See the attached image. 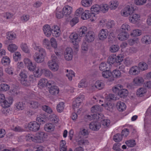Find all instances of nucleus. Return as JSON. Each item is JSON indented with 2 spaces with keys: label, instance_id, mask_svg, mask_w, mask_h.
Returning a JSON list of instances; mask_svg holds the SVG:
<instances>
[{
  "label": "nucleus",
  "instance_id": "1",
  "mask_svg": "<svg viewBox=\"0 0 151 151\" xmlns=\"http://www.w3.org/2000/svg\"><path fill=\"white\" fill-rule=\"evenodd\" d=\"M33 46L34 49L39 52V53L36 52L34 55L35 61L37 63L42 62L44 61V57L46 54L45 50L36 44H34Z\"/></svg>",
  "mask_w": 151,
  "mask_h": 151
},
{
  "label": "nucleus",
  "instance_id": "2",
  "mask_svg": "<svg viewBox=\"0 0 151 151\" xmlns=\"http://www.w3.org/2000/svg\"><path fill=\"white\" fill-rule=\"evenodd\" d=\"M123 86L121 85H117L112 88L113 92L117 94L122 98H124L128 94V91L124 89H122Z\"/></svg>",
  "mask_w": 151,
  "mask_h": 151
},
{
  "label": "nucleus",
  "instance_id": "3",
  "mask_svg": "<svg viewBox=\"0 0 151 151\" xmlns=\"http://www.w3.org/2000/svg\"><path fill=\"white\" fill-rule=\"evenodd\" d=\"M52 60L49 61L47 64L49 68L52 71H55L57 70L58 69V66L56 63L58 59L55 56L52 55Z\"/></svg>",
  "mask_w": 151,
  "mask_h": 151
},
{
  "label": "nucleus",
  "instance_id": "4",
  "mask_svg": "<svg viewBox=\"0 0 151 151\" xmlns=\"http://www.w3.org/2000/svg\"><path fill=\"white\" fill-rule=\"evenodd\" d=\"M78 35L77 34L72 33L69 36L70 42L74 45V47L76 50L79 47L78 43L80 41Z\"/></svg>",
  "mask_w": 151,
  "mask_h": 151
},
{
  "label": "nucleus",
  "instance_id": "5",
  "mask_svg": "<svg viewBox=\"0 0 151 151\" xmlns=\"http://www.w3.org/2000/svg\"><path fill=\"white\" fill-rule=\"evenodd\" d=\"M72 8L68 6L64 7L63 9V13L67 21H70L72 18Z\"/></svg>",
  "mask_w": 151,
  "mask_h": 151
},
{
  "label": "nucleus",
  "instance_id": "6",
  "mask_svg": "<svg viewBox=\"0 0 151 151\" xmlns=\"http://www.w3.org/2000/svg\"><path fill=\"white\" fill-rule=\"evenodd\" d=\"M84 96L81 95L77 98L73 102V108L75 111L76 109H78L80 104L84 98Z\"/></svg>",
  "mask_w": 151,
  "mask_h": 151
},
{
  "label": "nucleus",
  "instance_id": "7",
  "mask_svg": "<svg viewBox=\"0 0 151 151\" xmlns=\"http://www.w3.org/2000/svg\"><path fill=\"white\" fill-rule=\"evenodd\" d=\"M134 11V10L133 7L127 5L122 11L121 14L124 16L127 17L129 15L130 16L131 14L133 13Z\"/></svg>",
  "mask_w": 151,
  "mask_h": 151
},
{
  "label": "nucleus",
  "instance_id": "8",
  "mask_svg": "<svg viewBox=\"0 0 151 151\" xmlns=\"http://www.w3.org/2000/svg\"><path fill=\"white\" fill-rule=\"evenodd\" d=\"M27 127L30 130L36 132L39 129L40 124L36 122H31L29 123Z\"/></svg>",
  "mask_w": 151,
  "mask_h": 151
},
{
  "label": "nucleus",
  "instance_id": "9",
  "mask_svg": "<svg viewBox=\"0 0 151 151\" xmlns=\"http://www.w3.org/2000/svg\"><path fill=\"white\" fill-rule=\"evenodd\" d=\"M37 70L35 71V73L33 75H31L29 77V80L30 81H33L36 80V78L40 77L41 74L42 69L37 67Z\"/></svg>",
  "mask_w": 151,
  "mask_h": 151
},
{
  "label": "nucleus",
  "instance_id": "10",
  "mask_svg": "<svg viewBox=\"0 0 151 151\" xmlns=\"http://www.w3.org/2000/svg\"><path fill=\"white\" fill-rule=\"evenodd\" d=\"M73 50L70 47L66 48L64 53V58L65 59L69 61L71 60L73 58Z\"/></svg>",
  "mask_w": 151,
  "mask_h": 151
},
{
  "label": "nucleus",
  "instance_id": "11",
  "mask_svg": "<svg viewBox=\"0 0 151 151\" xmlns=\"http://www.w3.org/2000/svg\"><path fill=\"white\" fill-rule=\"evenodd\" d=\"M95 37V35L92 31H89L86 35L85 39L88 42H91L94 41Z\"/></svg>",
  "mask_w": 151,
  "mask_h": 151
},
{
  "label": "nucleus",
  "instance_id": "12",
  "mask_svg": "<svg viewBox=\"0 0 151 151\" xmlns=\"http://www.w3.org/2000/svg\"><path fill=\"white\" fill-rule=\"evenodd\" d=\"M108 32L106 29H102L99 33L98 37L99 40H103L106 39L108 35Z\"/></svg>",
  "mask_w": 151,
  "mask_h": 151
},
{
  "label": "nucleus",
  "instance_id": "13",
  "mask_svg": "<svg viewBox=\"0 0 151 151\" xmlns=\"http://www.w3.org/2000/svg\"><path fill=\"white\" fill-rule=\"evenodd\" d=\"M100 127V123L98 122H92L89 124L90 129L93 131L98 130Z\"/></svg>",
  "mask_w": 151,
  "mask_h": 151
},
{
  "label": "nucleus",
  "instance_id": "14",
  "mask_svg": "<svg viewBox=\"0 0 151 151\" xmlns=\"http://www.w3.org/2000/svg\"><path fill=\"white\" fill-rule=\"evenodd\" d=\"M140 17L139 15L134 13L133 12V13L131 14V15L129 17V20L131 22L135 23L139 20Z\"/></svg>",
  "mask_w": 151,
  "mask_h": 151
},
{
  "label": "nucleus",
  "instance_id": "15",
  "mask_svg": "<svg viewBox=\"0 0 151 151\" xmlns=\"http://www.w3.org/2000/svg\"><path fill=\"white\" fill-rule=\"evenodd\" d=\"M91 17L92 18L93 17H95V15L93 13H91L89 11L86 10L83 12L81 17L83 19L85 20L90 18Z\"/></svg>",
  "mask_w": 151,
  "mask_h": 151
},
{
  "label": "nucleus",
  "instance_id": "16",
  "mask_svg": "<svg viewBox=\"0 0 151 151\" xmlns=\"http://www.w3.org/2000/svg\"><path fill=\"white\" fill-rule=\"evenodd\" d=\"M133 82L135 86H141L144 82L143 78L141 77L138 76L134 78Z\"/></svg>",
  "mask_w": 151,
  "mask_h": 151
},
{
  "label": "nucleus",
  "instance_id": "17",
  "mask_svg": "<svg viewBox=\"0 0 151 151\" xmlns=\"http://www.w3.org/2000/svg\"><path fill=\"white\" fill-rule=\"evenodd\" d=\"M129 35L127 32L121 31L118 35V38L120 40L123 41L127 40Z\"/></svg>",
  "mask_w": 151,
  "mask_h": 151
},
{
  "label": "nucleus",
  "instance_id": "18",
  "mask_svg": "<svg viewBox=\"0 0 151 151\" xmlns=\"http://www.w3.org/2000/svg\"><path fill=\"white\" fill-rule=\"evenodd\" d=\"M43 30L45 35L47 37H50L52 33L50 27L48 24H46L44 26Z\"/></svg>",
  "mask_w": 151,
  "mask_h": 151
},
{
  "label": "nucleus",
  "instance_id": "19",
  "mask_svg": "<svg viewBox=\"0 0 151 151\" xmlns=\"http://www.w3.org/2000/svg\"><path fill=\"white\" fill-rule=\"evenodd\" d=\"M141 41L145 44H150L151 43V36L149 35L144 36L141 39Z\"/></svg>",
  "mask_w": 151,
  "mask_h": 151
},
{
  "label": "nucleus",
  "instance_id": "20",
  "mask_svg": "<svg viewBox=\"0 0 151 151\" xmlns=\"http://www.w3.org/2000/svg\"><path fill=\"white\" fill-rule=\"evenodd\" d=\"M147 92V90L146 88L141 87L138 89L136 92V94L138 97H142L146 94Z\"/></svg>",
  "mask_w": 151,
  "mask_h": 151
},
{
  "label": "nucleus",
  "instance_id": "21",
  "mask_svg": "<svg viewBox=\"0 0 151 151\" xmlns=\"http://www.w3.org/2000/svg\"><path fill=\"white\" fill-rule=\"evenodd\" d=\"M140 72V70L138 67L135 66L132 67L129 70L130 74L131 75H138Z\"/></svg>",
  "mask_w": 151,
  "mask_h": 151
},
{
  "label": "nucleus",
  "instance_id": "22",
  "mask_svg": "<svg viewBox=\"0 0 151 151\" xmlns=\"http://www.w3.org/2000/svg\"><path fill=\"white\" fill-rule=\"evenodd\" d=\"M110 68V65L106 62H102L99 65V68L100 70L104 71L106 69L109 70Z\"/></svg>",
  "mask_w": 151,
  "mask_h": 151
},
{
  "label": "nucleus",
  "instance_id": "23",
  "mask_svg": "<svg viewBox=\"0 0 151 151\" xmlns=\"http://www.w3.org/2000/svg\"><path fill=\"white\" fill-rule=\"evenodd\" d=\"M87 28L86 27L83 26L81 27L78 32V37H81L84 36L87 33Z\"/></svg>",
  "mask_w": 151,
  "mask_h": 151
},
{
  "label": "nucleus",
  "instance_id": "24",
  "mask_svg": "<svg viewBox=\"0 0 151 151\" xmlns=\"http://www.w3.org/2000/svg\"><path fill=\"white\" fill-rule=\"evenodd\" d=\"M102 110V108L101 106L98 105L93 106L91 108V111L93 113H99Z\"/></svg>",
  "mask_w": 151,
  "mask_h": 151
},
{
  "label": "nucleus",
  "instance_id": "25",
  "mask_svg": "<svg viewBox=\"0 0 151 151\" xmlns=\"http://www.w3.org/2000/svg\"><path fill=\"white\" fill-rule=\"evenodd\" d=\"M116 107L118 110L120 111H122L125 110L126 108V106L125 104L121 101L117 103Z\"/></svg>",
  "mask_w": 151,
  "mask_h": 151
},
{
  "label": "nucleus",
  "instance_id": "26",
  "mask_svg": "<svg viewBox=\"0 0 151 151\" xmlns=\"http://www.w3.org/2000/svg\"><path fill=\"white\" fill-rule=\"evenodd\" d=\"M52 33L55 34V35L56 37L60 35L59 33L60 28L57 25H55L52 27L51 29Z\"/></svg>",
  "mask_w": 151,
  "mask_h": 151
},
{
  "label": "nucleus",
  "instance_id": "27",
  "mask_svg": "<svg viewBox=\"0 0 151 151\" xmlns=\"http://www.w3.org/2000/svg\"><path fill=\"white\" fill-rule=\"evenodd\" d=\"M100 6L98 4H96L93 6L91 9V11L90 12L93 13L95 15L96 13L98 14L100 11Z\"/></svg>",
  "mask_w": 151,
  "mask_h": 151
},
{
  "label": "nucleus",
  "instance_id": "28",
  "mask_svg": "<svg viewBox=\"0 0 151 151\" xmlns=\"http://www.w3.org/2000/svg\"><path fill=\"white\" fill-rule=\"evenodd\" d=\"M49 92L51 94L55 95L58 94L59 92V89L58 86H53L52 87L49 89Z\"/></svg>",
  "mask_w": 151,
  "mask_h": 151
},
{
  "label": "nucleus",
  "instance_id": "29",
  "mask_svg": "<svg viewBox=\"0 0 151 151\" xmlns=\"http://www.w3.org/2000/svg\"><path fill=\"white\" fill-rule=\"evenodd\" d=\"M55 126L52 123H48L44 126V129L47 132L52 131L54 130Z\"/></svg>",
  "mask_w": 151,
  "mask_h": 151
},
{
  "label": "nucleus",
  "instance_id": "30",
  "mask_svg": "<svg viewBox=\"0 0 151 151\" xmlns=\"http://www.w3.org/2000/svg\"><path fill=\"white\" fill-rule=\"evenodd\" d=\"M45 118L46 116L44 114H40L38 116L36 121L40 123V124H41L45 123Z\"/></svg>",
  "mask_w": 151,
  "mask_h": 151
},
{
  "label": "nucleus",
  "instance_id": "31",
  "mask_svg": "<svg viewBox=\"0 0 151 151\" xmlns=\"http://www.w3.org/2000/svg\"><path fill=\"white\" fill-rule=\"evenodd\" d=\"M13 101V98L12 97H9L7 99V100L5 99L3 107L5 108H7L9 107L10 105L12 103Z\"/></svg>",
  "mask_w": 151,
  "mask_h": 151
},
{
  "label": "nucleus",
  "instance_id": "32",
  "mask_svg": "<svg viewBox=\"0 0 151 151\" xmlns=\"http://www.w3.org/2000/svg\"><path fill=\"white\" fill-rule=\"evenodd\" d=\"M47 83V80L45 78H42L40 79L38 83V87L40 89L46 86Z\"/></svg>",
  "mask_w": 151,
  "mask_h": 151
},
{
  "label": "nucleus",
  "instance_id": "33",
  "mask_svg": "<svg viewBox=\"0 0 151 151\" xmlns=\"http://www.w3.org/2000/svg\"><path fill=\"white\" fill-rule=\"evenodd\" d=\"M44 76L47 77L51 78L53 77V75L52 72L48 69H44L42 70Z\"/></svg>",
  "mask_w": 151,
  "mask_h": 151
},
{
  "label": "nucleus",
  "instance_id": "34",
  "mask_svg": "<svg viewBox=\"0 0 151 151\" xmlns=\"http://www.w3.org/2000/svg\"><path fill=\"white\" fill-rule=\"evenodd\" d=\"M138 68L139 70L140 69L142 70H145L147 69L148 66L146 63L142 62L139 63Z\"/></svg>",
  "mask_w": 151,
  "mask_h": 151
},
{
  "label": "nucleus",
  "instance_id": "35",
  "mask_svg": "<svg viewBox=\"0 0 151 151\" xmlns=\"http://www.w3.org/2000/svg\"><path fill=\"white\" fill-rule=\"evenodd\" d=\"M102 74L103 77L106 78H109L112 75L111 71L109 69H106L105 71H103Z\"/></svg>",
  "mask_w": 151,
  "mask_h": 151
},
{
  "label": "nucleus",
  "instance_id": "36",
  "mask_svg": "<svg viewBox=\"0 0 151 151\" xmlns=\"http://www.w3.org/2000/svg\"><path fill=\"white\" fill-rule=\"evenodd\" d=\"M117 93H115V94L110 93L107 96V99L108 101H111L112 100H116L118 99L119 98L117 96Z\"/></svg>",
  "mask_w": 151,
  "mask_h": 151
},
{
  "label": "nucleus",
  "instance_id": "37",
  "mask_svg": "<svg viewBox=\"0 0 151 151\" xmlns=\"http://www.w3.org/2000/svg\"><path fill=\"white\" fill-rule=\"evenodd\" d=\"M95 86L98 89L101 90L104 88V85L101 81H98L95 83Z\"/></svg>",
  "mask_w": 151,
  "mask_h": 151
},
{
  "label": "nucleus",
  "instance_id": "38",
  "mask_svg": "<svg viewBox=\"0 0 151 151\" xmlns=\"http://www.w3.org/2000/svg\"><path fill=\"white\" fill-rule=\"evenodd\" d=\"M35 137L33 136L31 134H28L25 137H24V139L26 141H29V142H33L36 140Z\"/></svg>",
  "mask_w": 151,
  "mask_h": 151
},
{
  "label": "nucleus",
  "instance_id": "39",
  "mask_svg": "<svg viewBox=\"0 0 151 151\" xmlns=\"http://www.w3.org/2000/svg\"><path fill=\"white\" fill-rule=\"evenodd\" d=\"M109 8L111 9H115L118 5V2L116 1H112L110 2Z\"/></svg>",
  "mask_w": 151,
  "mask_h": 151
},
{
  "label": "nucleus",
  "instance_id": "40",
  "mask_svg": "<svg viewBox=\"0 0 151 151\" xmlns=\"http://www.w3.org/2000/svg\"><path fill=\"white\" fill-rule=\"evenodd\" d=\"M130 26L129 25L127 24H124L121 26L120 31L127 32L128 31L130 30Z\"/></svg>",
  "mask_w": 151,
  "mask_h": 151
},
{
  "label": "nucleus",
  "instance_id": "41",
  "mask_svg": "<svg viewBox=\"0 0 151 151\" xmlns=\"http://www.w3.org/2000/svg\"><path fill=\"white\" fill-rule=\"evenodd\" d=\"M93 0H82L81 4L85 7L89 6L92 3Z\"/></svg>",
  "mask_w": 151,
  "mask_h": 151
},
{
  "label": "nucleus",
  "instance_id": "42",
  "mask_svg": "<svg viewBox=\"0 0 151 151\" xmlns=\"http://www.w3.org/2000/svg\"><path fill=\"white\" fill-rule=\"evenodd\" d=\"M30 107L33 109H36L38 108L40 104L36 101H31L29 103Z\"/></svg>",
  "mask_w": 151,
  "mask_h": 151
},
{
  "label": "nucleus",
  "instance_id": "43",
  "mask_svg": "<svg viewBox=\"0 0 151 151\" xmlns=\"http://www.w3.org/2000/svg\"><path fill=\"white\" fill-rule=\"evenodd\" d=\"M119 49V46L118 45H112L110 47V51L112 52H115L118 51Z\"/></svg>",
  "mask_w": 151,
  "mask_h": 151
},
{
  "label": "nucleus",
  "instance_id": "44",
  "mask_svg": "<svg viewBox=\"0 0 151 151\" xmlns=\"http://www.w3.org/2000/svg\"><path fill=\"white\" fill-rule=\"evenodd\" d=\"M17 49V47L14 44L9 45L8 47V50L12 52H14Z\"/></svg>",
  "mask_w": 151,
  "mask_h": 151
},
{
  "label": "nucleus",
  "instance_id": "45",
  "mask_svg": "<svg viewBox=\"0 0 151 151\" xmlns=\"http://www.w3.org/2000/svg\"><path fill=\"white\" fill-rule=\"evenodd\" d=\"M10 88L8 85L5 83H1L0 85V90L3 91L8 90Z\"/></svg>",
  "mask_w": 151,
  "mask_h": 151
},
{
  "label": "nucleus",
  "instance_id": "46",
  "mask_svg": "<svg viewBox=\"0 0 151 151\" xmlns=\"http://www.w3.org/2000/svg\"><path fill=\"white\" fill-rule=\"evenodd\" d=\"M141 35V31L138 29L134 30L131 33V35L133 37L138 36Z\"/></svg>",
  "mask_w": 151,
  "mask_h": 151
},
{
  "label": "nucleus",
  "instance_id": "47",
  "mask_svg": "<svg viewBox=\"0 0 151 151\" xmlns=\"http://www.w3.org/2000/svg\"><path fill=\"white\" fill-rule=\"evenodd\" d=\"M36 140L39 142V140L41 139H42L45 137V133L43 132H39L36 134V137H35Z\"/></svg>",
  "mask_w": 151,
  "mask_h": 151
},
{
  "label": "nucleus",
  "instance_id": "48",
  "mask_svg": "<svg viewBox=\"0 0 151 151\" xmlns=\"http://www.w3.org/2000/svg\"><path fill=\"white\" fill-rule=\"evenodd\" d=\"M100 6V11L104 13H105L108 11L109 9L108 6L106 4H101Z\"/></svg>",
  "mask_w": 151,
  "mask_h": 151
},
{
  "label": "nucleus",
  "instance_id": "49",
  "mask_svg": "<svg viewBox=\"0 0 151 151\" xmlns=\"http://www.w3.org/2000/svg\"><path fill=\"white\" fill-rule=\"evenodd\" d=\"M64 103L63 102L60 103L58 104L57 106V110L59 112H61L64 110Z\"/></svg>",
  "mask_w": 151,
  "mask_h": 151
},
{
  "label": "nucleus",
  "instance_id": "50",
  "mask_svg": "<svg viewBox=\"0 0 151 151\" xmlns=\"http://www.w3.org/2000/svg\"><path fill=\"white\" fill-rule=\"evenodd\" d=\"M107 63L110 64V65L111 64H116L115 58L111 56H109L107 59Z\"/></svg>",
  "mask_w": 151,
  "mask_h": 151
},
{
  "label": "nucleus",
  "instance_id": "51",
  "mask_svg": "<svg viewBox=\"0 0 151 151\" xmlns=\"http://www.w3.org/2000/svg\"><path fill=\"white\" fill-rule=\"evenodd\" d=\"M112 75L114 77L119 78L121 76V73L120 71L117 70H115L113 71L112 73Z\"/></svg>",
  "mask_w": 151,
  "mask_h": 151
},
{
  "label": "nucleus",
  "instance_id": "52",
  "mask_svg": "<svg viewBox=\"0 0 151 151\" xmlns=\"http://www.w3.org/2000/svg\"><path fill=\"white\" fill-rule=\"evenodd\" d=\"M1 62L2 64L4 63V65H7L9 64L10 60L8 57L5 56L2 58Z\"/></svg>",
  "mask_w": 151,
  "mask_h": 151
},
{
  "label": "nucleus",
  "instance_id": "53",
  "mask_svg": "<svg viewBox=\"0 0 151 151\" xmlns=\"http://www.w3.org/2000/svg\"><path fill=\"white\" fill-rule=\"evenodd\" d=\"M113 139L115 142H116V141L119 142L122 141V137L121 134L118 133L114 136Z\"/></svg>",
  "mask_w": 151,
  "mask_h": 151
},
{
  "label": "nucleus",
  "instance_id": "54",
  "mask_svg": "<svg viewBox=\"0 0 151 151\" xmlns=\"http://www.w3.org/2000/svg\"><path fill=\"white\" fill-rule=\"evenodd\" d=\"M104 107L106 110L109 111H112L113 108L112 104L109 102H108L105 105Z\"/></svg>",
  "mask_w": 151,
  "mask_h": 151
},
{
  "label": "nucleus",
  "instance_id": "55",
  "mask_svg": "<svg viewBox=\"0 0 151 151\" xmlns=\"http://www.w3.org/2000/svg\"><path fill=\"white\" fill-rule=\"evenodd\" d=\"M115 58L116 63L120 64V63L123 61L124 57L121 55H118Z\"/></svg>",
  "mask_w": 151,
  "mask_h": 151
},
{
  "label": "nucleus",
  "instance_id": "56",
  "mask_svg": "<svg viewBox=\"0 0 151 151\" xmlns=\"http://www.w3.org/2000/svg\"><path fill=\"white\" fill-rule=\"evenodd\" d=\"M20 82L22 84L25 86H28L30 85V83L27 81V78H21L20 79Z\"/></svg>",
  "mask_w": 151,
  "mask_h": 151
},
{
  "label": "nucleus",
  "instance_id": "57",
  "mask_svg": "<svg viewBox=\"0 0 151 151\" xmlns=\"http://www.w3.org/2000/svg\"><path fill=\"white\" fill-rule=\"evenodd\" d=\"M21 47L22 50L26 53H29V50L27 45L25 43H22L21 45Z\"/></svg>",
  "mask_w": 151,
  "mask_h": 151
},
{
  "label": "nucleus",
  "instance_id": "58",
  "mask_svg": "<svg viewBox=\"0 0 151 151\" xmlns=\"http://www.w3.org/2000/svg\"><path fill=\"white\" fill-rule=\"evenodd\" d=\"M51 117L50 118V120L52 123H57L59 121V119L58 116L55 114H53L51 115Z\"/></svg>",
  "mask_w": 151,
  "mask_h": 151
},
{
  "label": "nucleus",
  "instance_id": "59",
  "mask_svg": "<svg viewBox=\"0 0 151 151\" xmlns=\"http://www.w3.org/2000/svg\"><path fill=\"white\" fill-rule=\"evenodd\" d=\"M84 11L83 8H79L75 12V14L77 16H80L81 15L82 16Z\"/></svg>",
  "mask_w": 151,
  "mask_h": 151
},
{
  "label": "nucleus",
  "instance_id": "60",
  "mask_svg": "<svg viewBox=\"0 0 151 151\" xmlns=\"http://www.w3.org/2000/svg\"><path fill=\"white\" fill-rule=\"evenodd\" d=\"M56 16L58 19H60L63 17V16H64V14L63 13V11H59L58 10V8L57 9Z\"/></svg>",
  "mask_w": 151,
  "mask_h": 151
},
{
  "label": "nucleus",
  "instance_id": "61",
  "mask_svg": "<svg viewBox=\"0 0 151 151\" xmlns=\"http://www.w3.org/2000/svg\"><path fill=\"white\" fill-rule=\"evenodd\" d=\"M132 63V60L128 58H126L124 61V64L127 66H129L131 65Z\"/></svg>",
  "mask_w": 151,
  "mask_h": 151
},
{
  "label": "nucleus",
  "instance_id": "62",
  "mask_svg": "<svg viewBox=\"0 0 151 151\" xmlns=\"http://www.w3.org/2000/svg\"><path fill=\"white\" fill-rule=\"evenodd\" d=\"M16 106L17 108L18 109L22 110L25 106L24 103L22 102H19L16 104Z\"/></svg>",
  "mask_w": 151,
  "mask_h": 151
},
{
  "label": "nucleus",
  "instance_id": "63",
  "mask_svg": "<svg viewBox=\"0 0 151 151\" xmlns=\"http://www.w3.org/2000/svg\"><path fill=\"white\" fill-rule=\"evenodd\" d=\"M50 42L52 46L55 49L57 47V44L55 39L52 38L50 40Z\"/></svg>",
  "mask_w": 151,
  "mask_h": 151
},
{
  "label": "nucleus",
  "instance_id": "64",
  "mask_svg": "<svg viewBox=\"0 0 151 151\" xmlns=\"http://www.w3.org/2000/svg\"><path fill=\"white\" fill-rule=\"evenodd\" d=\"M66 147L65 142H61L60 144V151H66Z\"/></svg>",
  "mask_w": 151,
  "mask_h": 151
}]
</instances>
